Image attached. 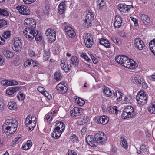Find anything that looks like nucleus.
I'll use <instances>...</instances> for the list:
<instances>
[{"instance_id": "f257e3e1", "label": "nucleus", "mask_w": 155, "mask_h": 155, "mask_svg": "<svg viewBox=\"0 0 155 155\" xmlns=\"http://www.w3.org/2000/svg\"><path fill=\"white\" fill-rule=\"evenodd\" d=\"M116 61L122 66L130 69H133L137 66V64L133 59H130L125 56H117L115 57Z\"/></svg>"}, {"instance_id": "f03ea898", "label": "nucleus", "mask_w": 155, "mask_h": 155, "mask_svg": "<svg viewBox=\"0 0 155 155\" xmlns=\"http://www.w3.org/2000/svg\"><path fill=\"white\" fill-rule=\"evenodd\" d=\"M136 98L137 104L140 105H144L147 102L146 94L143 90H141L138 92Z\"/></svg>"}, {"instance_id": "7ed1b4c3", "label": "nucleus", "mask_w": 155, "mask_h": 155, "mask_svg": "<svg viewBox=\"0 0 155 155\" xmlns=\"http://www.w3.org/2000/svg\"><path fill=\"white\" fill-rule=\"evenodd\" d=\"M134 109L131 106H127L124 108L122 114V117L123 119L132 118L135 116Z\"/></svg>"}, {"instance_id": "20e7f679", "label": "nucleus", "mask_w": 155, "mask_h": 155, "mask_svg": "<svg viewBox=\"0 0 155 155\" xmlns=\"http://www.w3.org/2000/svg\"><path fill=\"white\" fill-rule=\"evenodd\" d=\"M36 117L33 116H28L25 120V124L27 129L31 131L33 130L35 126Z\"/></svg>"}, {"instance_id": "39448f33", "label": "nucleus", "mask_w": 155, "mask_h": 155, "mask_svg": "<svg viewBox=\"0 0 155 155\" xmlns=\"http://www.w3.org/2000/svg\"><path fill=\"white\" fill-rule=\"evenodd\" d=\"M37 30L35 28H26L23 30V33L27 39L30 41L34 39L35 34H36Z\"/></svg>"}, {"instance_id": "423d86ee", "label": "nucleus", "mask_w": 155, "mask_h": 155, "mask_svg": "<svg viewBox=\"0 0 155 155\" xmlns=\"http://www.w3.org/2000/svg\"><path fill=\"white\" fill-rule=\"evenodd\" d=\"M23 42L21 38L19 37L15 38L13 41L12 48L13 50L16 52H19L22 47Z\"/></svg>"}, {"instance_id": "0eeeda50", "label": "nucleus", "mask_w": 155, "mask_h": 155, "mask_svg": "<svg viewBox=\"0 0 155 155\" xmlns=\"http://www.w3.org/2000/svg\"><path fill=\"white\" fill-rule=\"evenodd\" d=\"M94 137L97 144H103L107 140L105 134L102 132H99L97 133L95 135Z\"/></svg>"}, {"instance_id": "6e6552de", "label": "nucleus", "mask_w": 155, "mask_h": 155, "mask_svg": "<svg viewBox=\"0 0 155 155\" xmlns=\"http://www.w3.org/2000/svg\"><path fill=\"white\" fill-rule=\"evenodd\" d=\"M94 15L91 12H88L86 14L84 20V25L85 26L88 27L92 25Z\"/></svg>"}, {"instance_id": "1a4fd4ad", "label": "nucleus", "mask_w": 155, "mask_h": 155, "mask_svg": "<svg viewBox=\"0 0 155 155\" xmlns=\"http://www.w3.org/2000/svg\"><path fill=\"white\" fill-rule=\"evenodd\" d=\"M83 38L86 46L89 48L91 47L93 44L92 37L91 34L89 33H85L84 35Z\"/></svg>"}, {"instance_id": "9d476101", "label": "nucleus", "mask_w": 155, "mask_h": 155, "mask_svg": "<svg viewBox=\"0 0 155 155\" xmlns=\"http://www.w3.org/2000/svg\"><path fill=\"white\" fill-rule=\"evenodd\" d=\"M66 84L64 82H61L58 84L56 86V89L57 92L60 94L66 93L68 91Z\"/></svg>"}, {"instance_id": "9b49d317", "label": "nucleus", "mask_w": 155, "mask_h": 155, "mask_svg": "<svg viewBox=\"0 0 155 155\" xmlns=\"http://www.w3.org/2000/svg\"><path fill=\"white\" fill-rule=\"evenodd\" d=\"M16 9L20 14L23 15H29L30 14V10L27 6L20 5L17 6Z\"/></svg>"}, {"instance_id": "f8f14e48", "label": "nucleus", "mask_w": 155, "mask_h": 155, "mask_svg": "<svg viewBox=\"0 0 155 155\" xmlns=\"http://www.w3.org/2000/svg\"><path fill=\"white\" fill-rule=\"evenodd\" d=\"M45 34L47 37L50 42H54L56 39L55 31L52 29H48L46 31Z\"/></svg>"}, {"instance_id": "ddd939ff", "label": "nucleus", "mask_w": 155, "mask_h": 155, "mask_svg": "<svg viewBox=\"0 0 155 155\" xmlns=\"http://www.w3.org/2000/svg\"><path fill=\"white\" fill-rule=\"evenodd\" d=\"M18 123L17 120L14 118L8 119L4 122L2 126L6 127L18 126Z\"/></svg>"}, {"instance_id": "4468645a", "label": "nucleus", "mask_w": 155, "mask_h": 155, "mask_svg": "<svg viewBox=\"0 0 155 155\" xmlns=\"http://www.w3.org/2000/svg\"><path fill=\"white\" fill-rule=\"evenodd\" d=\"M24 24L27 25V28H34L36 27L35 21L32 18H27L24 20Z\"/></svg>"}, {"instance_id": "2eb2a0df", "label": "nucleus", "mask_w": 155, "mask_h": 155, "mask_svg": "<svg viewBox=\"0 0 155 155\" xmlns=\"http://www.w3.org/2000/svg\"><path fill=\"white\" fill-rule=\"evenodd\" d=\"M18 126L6 127L2 126V128L5 132L8 135L14 134Z\"/></svg>"}, {"instance_id": "dca6fc26", "label": "nucleus", "mask_w": 155, "mask_h": 155, "mask_svg": "<svg viewBox=\"0 0 155 155\" xmlns=\"http://www.w3.org/2000/svg\"><path fill=\"white\" fill-rule=\"evenodd\" d=\"M118 9L120 12L126 13L129 12L132 5H127L125 4H120L117 5Z\"/></svg>"}, {"instance_id": "f3484780", "label": "nucleus", "mask_w": 155, "mask_h": 155, "mask_svg": "<svg viewBox=\"0 0 155 155\" xmlns=\"http://www.w3.org/2000/svg\"><path fill=\"white\" fill-rule=\"evenodd\" d=\"M96 120L98 123L104 125L108 123L109 119L107 116L102 115L97 117Z\"/></svg>"}, {"instance_id": "a211bd4d", "label": "nucleus", "mask_w": 155, "mask_h": 155, "mask_svg": "<svg viewBox=\"0 0 155 155\" xmlns=\"http://www.w3.org/2000/svg\"><path fill=\"white\" fill-rule=\"evenodd\" d=\"M134 45L135 48L140 50L143 49L145 46L144 42L140 38L135 39Z\"/></svg>"}, {"instance_id": "6ab92c4d", "label": "nucleus", "mask_w": 155, "mask_h": 155, "mask_svg": "<svg viewBox=\"0 0 155 155\" xmlns=\"http://www.w3.org/2000/svg\"><path fill=\"white\" fill-rule=\"evenodd\" d=\"M64 30L67 35L71 38H73L74 37L76 33L74 29L69 26H66L65 27Z\"/></svg>"}, {"instance_id": "aec40b11", "label": "nucleus", "mask_w": 155, "mask_h": 155, "mask_svg": "<svg viewBox=\"0 0 155 155\" xmlns=\"http://www.w3.org/2000/svg\"><path fill=\"white\" fill-rule=\"evenodd\" d=\"M83 113V109L81 108L75 107L71 111V116L73 117L81 115Z\"/></svg>"}, {"instance_id": "412c9836", "label": "nucleus", "mask_w": 155, "mask_h": 155, "mask_svg": "<svg viewBox=\"0 0 155 155\" xmlns=\"http://www.w3.org/2000/svg\"><path fill=\"white\" fill-rule=\"evenodd\" d=\"M20 87H13L8 88L6 90V93L9 96L12 95L21 88Z\"/></svg>"}, {"instance_id": "4be33fe9", "label": "nucleus", "mask_w": 155, "mask_h": 155, "mask_svg": "<svg viewBox=\"0 0 155 155\" xmlns=\"http://www.w3.org/2000/svg\"><path fill=\"white\" fill-rule=\"evenodd\" d=\"M61 67L65 72H68L70 69L71 65L68 64L67 62L65 60H62L60 64Z\"/></svg>"}, {"instance_id": "5701e85b", "label": "nucleus", "mask_w": 155, "mask_h": 155, "mask_svg": "<svg viewBox=\"0 0 155 155\" xmlns=\"http://www.w3.org/2000/svg\"><path fill=\"white\" fill-rule=\"evenodd\" d=\"M132 82L135 84H140L143 82V79L140 76L134 75L131 77Z\"/></svg>"}, {"instance_id": "b1692460", "label": "nucleus", "mask_w": 155, "mask_h": 155, "mask_svg": "<svg viewBox=\"0 0 155 155\" xmlns=\"http://www.w3.org/2000/svg\"><path fill=\"white\" fill-rule=\"evenodd\" d=\"M86 142L90 146L95 147L97 146V143L96 140H94V138L90 135H88L86 138Z\"/></svg>"}, {"instance_id": "393cba45", "label": "nucleus", "mask_w": 155, "mask_h": 155, "mask_svg": "<svg viewBox=\"0 0 155 155\" xmlns=\"http://www.w3.org/2000/svg\"><path fill=\"white\" fill-rule=\"evenodd\" d=\"M67 2L62 1L59 4L58 6V11L60 14H62L65 11L66 8Z\"/></svg>"}, {"instance_id": "a878e982", "label": "nucleus", "mask_w": 155, "mask_h": 155, "mask_svg": "<svg viewBox=\"0 0 155 155\" xmlns=\"http://www.w3.org/2000/svg\"><path fill=\"white\" fill-rule=\"evenodd\" d=\"M115 21L114 23V27L117 28H119L122 25V20L119 15H117L115 17Z\"/></svg>"}, {"instance_id": "bb28decb", "label": "nucleus", "mask_w": 155, "mask_h": 155, "mask_svg": "<svg viewBox=\"0 0 155 155\" xmlns=\"http://www.w3.org/2000/svg\"><path fill=\"white\" fill-rule=\"evenodd\" d=\"M55 129L62 133L63 132L65 129L64 124L61 121H58L55 125Z\"/></svg>"}, {"instance_id": "cd10ccee", "label": "nucleus", "mask_w": 155, "mask_h": 155, "mask_svg": "<svg viewBox=\"0 0 155 155\" xmlns=\"http://www.w3.org/2000/svg\"><path fill=\"white\" fill-rule=\"evenodd\" d=\"M8 107L10 110H15L17 109V105L15 101H11L8 102Z\"/></svg>"}, {"instance_id": "c85d7f7f", "label": "nucleus", "mask_w": 155, "mask_h": 155, "mask_svg": "<svg viewBox=\"0 0 155 155\" xmlns=\"http://www.w3.org/2000/svg\"><path fill=\"white\" fill-rule=\"evenodd\" d=\"M133 102L132 96L130 94L125 95L122 101L123 104H131Z\"/></svg>"}, {"instance_id": "c756f323", "label": "nucleus", "mask_w": 155, "mask_h": 155, "mask_svg": "<svg viewBox=\"0 0 155 155\" xmlns=\"http://www.w3.org/2000/svg\"><path fill=\"white\" fill-rule=\"evenodd\" d=\"M140 19L143 22L145 25H147L150 22V19L147 15L142 14L140 15Z\"/></svg>"}, {"instance_id": "7c9ffc66", "label": "nucleus", "mask_w": 155, "mask_h": 155, "mask_svg": "<svg viewBox=\"0 0 155 155\" xmlns=\"http://www.w3.org/2000/svg\"><path fill=\"white\" fill-rule=\"evenodd\" d=\"M89 119L87 116H84L80 118L77 121V124L79 125H83L87 122Z\"/></svg>"}, {"instance_id": "2f4dec72", "label": "nucleus", "mask_w": 155, "mask_h": 155, "mask_svg": "<svg viewBox=\"0 0 155 155\" xmlns=\"http://www.w3.org/2000/svg\"><path fill=\"white\" fill-rule=\"evenodd\" d=\"M2 52L3 54L7 58H11L14 55V53L12 51H10L7 48H5Z\"/></svg>"}, {"instance_id": "473e14b6", "label": "nucleus", "mask_w": 155, "mask_h": 155, "mask_svg": "<svg viewBox=\"0 0 155 155\" xmlns=\"http://www.w3.org/2000/svg\"><path fill=\"white\" fill-rule=\"evenodd\" d=\"M100 43L107 48L110 47V44L109 41L107 40L104 38H101L99 39Z\"/></svg>"}, {"instance_id": "72a5a7b5", "label": "nucleus", "mask_w": 155, "mask_h": 155, "mask_svg": "<svg viewBox=\"0 0 155 155\" xmlns=\"http://www.w3.org/2000/svg\"><path fill=\"white\" fill-rule=\"evenodd\" d=\"M74 99L75 103L79 106H82L85 104V101L83 99L78 97H75Z\"/></svg>"}, {"instance_id": "f704fd0d", "label": "nucleus", "mask_w": 155, "mask_h": 155, "mask_svg": "<svg viewBox=\"0 0 155 155\" xmlns=\"http://www.w3.org/2000/svg\"><path fill=\"white\" fill-rule=\"evenodd\" d=\"M32 145V143L31 141L30 140H28L26 143L22 146V149L26 150H28L30 148Z\"/></svg>"}, {"instance_id": "c9c22d12", "label": "nucleus", "mask_w": 155, "mask_h": 155, "mask_svg": "<svg viewBox=\"0 0 155 155\" xmlns=\"http://www.w3.org/2000/svg\"><path fill=\"white\" fill-rule=\"evenodd\" d=\"M62 132L54 129L53 132L52 133L51 135L52 137L55 139H57L59 138L61 136Z\"/></svg>"}, {"instance_id": "e433bc0d", "label": "nucleus", "mask_w": 155, "mask_h": 155, "mask_svg": "<svg viewBox=\"0 0 155 155\" xmlns=\"http://www.w3.org/2000/svg\"><path fill=\"white\" fill-rule=\"evenodd\" d=\"M149 45L150 50L155 55V38L150 42Z\"/></svg>"}, {"instance_id": "4c0bfd02", "label": "nucleus", "mask_w": 155, "mask_h": 155, "mask_svg": "<svg viewBox=\"0 0 155 155\" xmlns=\"http://www.w3.org/2000/svg\"><path fill=\"white\" fill-rule=\"evenodd\" d=\"M116 106H114V107H109L107 108V110L110 114H113L115 111V114L117 115L118 114V110L117 109Z\"/></svg>"}, {"instance_id": "58836bf2", "label": "nucleus", "mask_w": 155, "mask_h": 155, "mask_svg": "<svg viewBox=\"0 0 155 155\" xmlns=\"http://www.w3.org/2000/svg\"><path fill=\"white\" fill-rule=\"evenodd\" d=\"M120 140L121 146L125 149H127L128 145L126 139L124 137H121L120 138Z\"/></svg>"}, {"instance_id": "ea45409f", "label": "nucleus", "mask_w": 155, "mask_h": 155, "mask_svg": "<svg viewBox=\"0 0 155 155\" xmlns=\"http://www.w3.org/2000/svg\"><path fill=\"white\" fill-rule=\"evenodd\" d=\"M103 91L104 93L107 96L109 97L112 95V92L109 88L106 87H104L103 88Z\"/></svg>"}, {"instance_id": "a19ab883", "label": "nucleus", "mask_w": 155, "mask_h": 155, "mask_svg": "<svg viewBox=\"0 0 155 155\" xmlns=\"http://www.w3.org/2000/svg\"><path fill=\"white\" fill-rule=\"evenodd\" d=\"M0 14L3 16H8L9 12L7 8H0Z\"/></svg>"}, {"instance_id": "79ce46f5", "label": "nucleus", "mask_w": 155, "mask_h": 155, "mask_svg": "<svg viewBox=\"0 0 155 155\" xmlns=\"http://www.w3.org/2000/svg\"><path fill=\"white\" fill-rule=\"evenodd\" d=\"M71 62L73 65L77 66L79 64V60L76 56H73L71 58Z\"/></svg>"}, {"instance_id": "37998d69", "label": "nucleus", "mask_w": 155, "mask_h": 155, "mask_svg": "<svg viewBox=\"0 0 155 155\" xmlns=\"http://www.w3.org/2000/svg\"><path fill=\"white\" fill-rule=\"evenodd\" d=\"M50 52L48 49L45 50L44 51L43 59L45 61L48 60L50 56Z\"/></svg>"}, {"instance_id": "c03bdc74", "label": "nucleus", "mask_w": 155, "mask_h": 155, "mask_svg": "<svg viewBox=\"0 0 155 155\" xmlns=\"http://www.w3.org/2000/svg\"><path fill=\"white\" fill-rule=\"evenodd\" d=\"M148 111L151 114H155V102L151 104L148 108Z\"/></svg>"}, {"instance_id": "a18cd8bd", "label": "nucleus", "mask_w": 155, "mask_h": 155, "mask_svg": "<svg viewBox=\"0 0 155 155\" xmlns=\"http://www.w3.org/2000/svg\"><path fill=\"white\" fill-rule=\"evenodd\" d=\"M53 117L52 112H51L46 114L45 117V118L47 119L48 123H49L52 120Z\"/></svg>"}, {"instance_id": "49530a36", "label": "nucleus", "mask_w": 155, "mask_h": 155, "mask_svg": "<svg viewBox=\"0 0 155 155\" xmlns=\"http://www.w3.org/2000/svg\"><path fill=\"white\" fill-rule=\"evenodd\" d=\"M36 34H35L34 36L35 37V39L36 41H41L42 38V35L41 33H39L37 31L36 32Z\"/></svg>"}, {"instance_id": "de8ad7c7", "label": "nucleus", "mask_w": 155, "mask_h": 155, "mask_svg": "<svg viewBox=\"0 0 155 155\" xmlns=\"http://www.w3.org/2000/svg\"><path fill=\"white\" fill-rule=\"evenodd\" d=\"M17 97L19 101H23L25 98V95L23 93L19 92L17 94Z\"/></svg>"}, {"instance_id": "09e8293b", "label": "nucleus", "mask_w": 155, "mask_h": 155, "mask_svg": "<svg viewBox=\"0 0 155 155\" xmlns=\"http://www.w3.org/2000/svg\"><path fill=\"white\" fill-rule=\"evenodd\" d=\"M97 6L101 8L105 5V2L104 0H97Z\"/></svg>"}, {"instance_id": "8fccbe9b", "label": "nucleus", "mask_w": 155, "mask_h": 155, "mask_svg": "<svg viewBox=\"0 0 155 155\" xmlns=\"http://www.w3.org/2000/svg\"><path fill=\"white\" fill-rule=\"evenodd\" d=\"M54 78L57 80H59L62 78L61 74L59 72H56L54 74Z\"/></svg>"}, {"instance_id": "3c124183", "label": "nucleus", "mask_w": 155, "mask_h": 155, "mask_svg": "<svg viewBox=\"0 0 155 155\" xmlns=\"http://www.w3.org/2000/svg\"><path fill=\"white\" fill-rule=\"evenodd\" d=\"M33 60H28L26 61L24 63V66L25 67H28L29 66L32 67V64H33Z\"/></svg>"}, {"instance_id": "603ef678", "label": "nucleus", "mask_w": 155, "mask_h": 155, "mask_svg": "<svg viewBox=\"0 0 155 155\" xmlns=\"http://www.w3.org/2000/svg\"><path fill=\"white\" fill-rule=\"evenodd\" d=\"M11 35V32L9 31H7L3 33L2 36L5 38L7 39L9 38Z\"/></svg>"}, {"instance_id": "864d4df0", "label": "nucleus", "mask_w": 155, "mask_h": 155, "mask_svg": "<svg viewBox=\"0 0 155 155\" xmlns=\"http://www.w3.org/2000/svg\"><path fill=\"white\" fill-rule=\"evenodd\" d=\"M115 95L117 99L120 101L122 100V94L120 91H116Z\"/></svg>"}, {"instance_id": "5fc2aeb1", "label": "nucleus", "mask_w": 155, "mask_h": 155, "mask_svg": "<svg viewBox=\"0 0 155 155\" xmlns=\"http://www.w3.org/2000/svg\"><path fill=\"white\" fill-rule=\"evenodd\" d=\"M112 40L117 45H119L121 44V41L118 38H116L115 37H112Z\"/></svg>"}, {"instance_id": "6e6d98bb", "label": "nucleus", "mask_w": 155, "mask_h": 155, "mask_svg": "<svg viewBox=\"0 0 155 155\" xmlns=\"http://www.w3.org/2000/svg\"><path fill=\"white\" fill-rule=\"evenodd\" d=\"M78 137L75 135H73L70 137V140L73 143H77L78 141Z\"/></svg>"}, {"instance_id": "4d7b16f0", "label": "nucleus", "mask_w": 155, "mask_h": 155, "mask_svg": "<svg viewBox=\"0 0 155 155\" xmlns=\"http://www.w3.org/2000/svg\"><path fill=\"white\" fill-rule=\"evenodd\" d=\"M28 52L29 55L31 57L34 56L36 54V53L32 50L31 47L29 48Z\"/></svg>"}, {"instance_id": "13d9d810", "label": "nucleus", "mask_w": 155, "mask_h": 155, "mask_svg": "<svg viewBox=\"0 0 155 155\" xmlns=\"http://www.w3.org/2000/svg\"><path fill=\"white\" fill-rule=\"evenodd\" d=\"M9 80H2L1 82V84L3 86H9Z\"/></svg>"}, {"instance_id": "bf43d9fd", "label": "nucleus", "mask_w": 155, "mask_h": 155, "mask_svg": "<svg viewBox=\"0 0 155 155\" xmlns=\"http://www.w3.org/2000/svg\"><path fill=\"white\" fill-rule=\"evenodd\" d=\"M21 140V138L20 137H18L15 138L12 140V143H18Z\"/></svg>"}, {"instance_id": "052dcab7", "label": "nucleus", "mask_w": 155, "mask_h": 155, "mask_svg": "<svg viewBox=\"0 0 155 155\" xmlns=\"http://www.w3.org/2000/svg\"><path fill=\"white\" fill-rule=\"evenodd\" d=\"M7 24L6 21L3 19H0V28Z\"/></svg>"}, {"instance_id": "680f3d73", "label": "nucleus", "mask_w": 155, "mask_h": 155, "mask_svg": "<svg viewBox=\"0 0 155 155\" xmlns=\"http://www.w3.org/2000/svg\"><path fill=\"white\" fill-rule=\"evenodd\" d=\"M140 150L144 152L147 151V146L144 144H142L140 146Z\"/></svg>"}, {"instance_id": "e2e57ef3", "label": "nucleus", "mask_w": 155, "mask_h": 155, "mask_svg": "<svg viewBox=\"0 0 155 155\" xmlns=\"http://www.w3.org/2000/svg\"><path fill=\"white\" fill-rule=\"evenodd\" d=\"M36 0H23L24 3L27 4H31L34 2Z\"/></svg>"}, {"instance_id": "0e129e2a", "label": "nucleus", "mask_w": 155, "mask_h": 155, "mask_svg": "<svg viewBox=\"0 0 155 155\" xmlns=\"http://www.w3.org/2000/svg\"><path fill=\"white\" fill-rule=\"evenodd\" d=\"M90 56L94 64H96L98 62V60L96 58L91 54L90 55Z\"/></svg>"}, {"instance_id": "69168bd1", "label": "nucleus", "mask_w": 155, "mask_h": 155, "mask_svg": "<svg viewBox=\"0 0 155 155\" xmlns=\"http://www.w3.org/2000/svg\"><path fill=\"white\" fill-rule=\"evenodd\" d=\"M66 155H77V153L73 150H69Z\"/></svg>"}, {"instance_id": "338daca9", "label": "nucleus", "mask_w": 155, "mask_h": 155, "mask_svg": "<svg viewBox=\"0 0 155 155\" xmlns=\"http://www.w3.org/2000/svg\"><path fill=\"white\" fill-rule=\"evenodd\" d=\"M53 51L54 54H58L59 51V48L58 47L56 46L54 47V48Z\"/></svg>"}, {"instance_id": "774afa93", "label": "nucleus", "mask_w": 155, "mask_h": 155, "mask_svg": "<svg viewBox=\"0 0 155 155\" xmlns=\"http://www.w3.org/2000/svg\"><path fill=\"white\" fill-rule=\"evenodd\" d=\"M148 78L151 81H155V75L148 76Z\"/></svg>"}]
</instances>
